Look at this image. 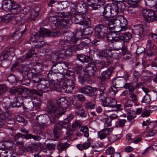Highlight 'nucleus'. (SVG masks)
Returning <instances> with one entry per match:
<instances>
[{"label":"nucleus","instance_id":"9b49d317","mask_svg":"<svg viewBox=\"0 0 157 157\" xmlns=\"http://www.w3.org/2000/svg\"><path fill=\"white\" fill-rule=\"evenodd\" d=\"M75 13L74 16L72 17V20H73L75 23L77 24H80L82 21L83 18L85 17L87 14L86 10L84 12H79L77 10H73L72 13Z\"/></svg>","mask_w":157,"mask_h":157},{"label":"nucleus","instance_id":"6ab92c4d","mask_svg":"<svg viewBox=\"0 0 157 157\" xmlns=\"http://www.w3.org/2000/svg\"><path fill=\"white\" fill-rule=\"evenodd\" d=\"M51 86V83L48 80L42 78L39 84H37V89L40 90H43L49 88Z\"/></svg>","mask_w":157,"mask_h":157},{"label":"nucleus","instance_id":"1a4fd4ad","mask_svg":"<svg viewBox=\"0 0 157 157\" xmlns=\"http://www.w3.org/2000/svg\"><path fill=\"white\" fill-rule=\"evenodd\" d=\"M47 110L49 116L52 119V123H55L58 117V110L56 107L53 104L51 103L48 105Z\"/></svg>","mask_w":157,"mask_h":157},{"label":"nucleus","instance_id":"774afa93","mask_svg":"<svg viewBox=\"0 0 157 157\" xmlns=\"http://www.w3.org/2000/svg\"><path fill=\"white\" fill-rule=\"evenodd\" d=\"M126 122L125 119H119L118 122L116 123V126L120 127H123L124 126Z\"/></svg>","mask_w":157,"mask_h":157},{"label":"nucleus","instance_id":"a18cd8bd","mask_svg":"<svg viewBox=\"0 0 157 157\" xmlns=\"http://www.w3.org/2000/svg\"><path fill=\"white\" fill-rule=\"evenodd\" d=\"M102 25H98L95 27V34L97 37L98 38H101V32Z\"/></svg>","mask_w":157,"mask_h":157},{"label":"nucleus","instance_id":"69168bd1","mask_svg":"<svg viewBox=\"0 0 157 157\" xmlns=\"http://www.w3.org/2000/svg\"><path fill=\"white\" fill-rule=\"evenodd\" d=\"M136 52L137 55L142 53L144 54L145 52V49L142 46H139L137 48Z\"/></svg>","mask_w":157,"mask_h":157},{"label":"nucleus","instance_id":"5fc2aeb1","mask_svg":"<svg viewBox=\"0 0 157 157\" xmlns=\"http://www.w3.org/2000/svg\"><path fill=\"white\" fill-rule=\"evenodd\" d=\"M156 10H142L143 15L156 16Z\"/></svg>","mask_w":157,"mask_h":157},{"label":"nucleus","instance_id":"e433bc0d","mask_svg":"<svg viewBox=\"0 0 157 157\" xmlns=\"http://www.w3.org/2000/svg\"><path fill=\"white\" fill-rule=\"evenodd\" d=\"M22 98L20 97H18V98H14L15 100L12 103V106L13 107H16L19 108L21 107L22 105L23 102H20L19 100Z\"/></svg>","mask_w":157,"mask_h":157},{"label":"nucleus","instance_id":"ea45409f","mask_svg":"<svg viewBox=\"0 0 157 157\" xmlns=\"http://www.w3.org/2000/svg\"><path fill=\"white\" fill-rule=\"evenodd\" d=\"M121 134L112 136L108 138L110 144H112L121 138Z\"/></svg>","mask_w":157,"mask_h":157},{"label":"nucleus","instance_id":"a211bd4d","mask_svg":"<svg viewBox=\"0 0 157 157\" xmlns=\"http://www.w3.org/2000/svg\"><path fill=\"white\" fill-rule=\"evenodd\" d=\"M133 32L141 39L146 35V33L143 30L142 25H137L134 27Z\"/></svg>","mask_w":157,"mask_h":157},{"label":"nucleus","instance_id":"f704fd0d","mask_svg":"<svg viewBox=\"0 0 157 157\" xmlns=\"http://www.w3.org/2000/svg\"><path fill=\"white\" fill-rule=\"evenodd\" d=\"M103 147V144L101 142H98L95 144L91 147L93 148V150L96 152L100 151Z\"/></svg>","mask_w":157,"mask_h":157},{"label":"nucleus","instance_id":"c9c22d12","mask_svg":"<svg viewBox=\"0 0 157 157\" xmlns=\"http://www.w3.org/2000/svg\"><path fill=\"white\" fill-rule=\"evenodd\" d=\"M49 20L52 23V26L54 25L55 27V29L59 26V19H58L56 17H50Z\"/></svg>","mask_w":157,"mask_h":157},{"label":"nucleus","instance_id":"49530a36","mask_svg":"<svg viewBox=\"0 0 157 157\" xmlns=\"http://www.w3.org/2000/svg\"><path fill=\"white\" fill-rule=\"evenodd\" d=\"M156 0H144L146 5L151 8L156 4Z\"/></svg>","mask_w":157,"mask_h":157},{"label":"nucleus","instance_id":"f8f14e48","mask_svg":"<svg viewBox=\"0 0 157 157\" xmlns=\"http://www.w3.org/2000/svg\"><path fill=\"white\" fill-rule=\"evenodd\" d=\"M79 92L89 96H91L94 95L96 91V88L92 87L90 86H86L82 87L78 89Z\"/></svg>","mask_w":157,"mask_h":157},{"label":"nucleus","instance_id":"79ce46f5","mask_svg":"<svg viewBox=\"0 0 157 157\" xmlns=\"http://www.w3.org/2000/svg\"><path fill=\"white\" fill-rule=\"evenodd\" d=\"M44 126L42 125L37 126L36 129L33 130V132L36 134L40 135L44 130Z\"/></svg>","mask_w":157,"mask_h":157},{"label":"nucleus","instance_id":"6e6d98bb","mask_svg":"<svg viewBox=\"0 0 157 157\" xmlns=\"http://www.w3.org/2000/svg\"><path fill=\"white\" fill-rule=\"evenodd\" d=\"M112 82L113 86L117 87H121V81L119 79L118 77L114 78Z\"/></svg>","mask_w":157,"mask_h":157},{"label":"nucleus","instance_id":"7c9ffc66","mask_svg":"<svg viewBox=\"0 0 157 157\" xmlns=\"http://www.w3.org/2000/svg\"><path fill=\"white\" fill-rule=\"evenodd\" d=\"M20 91L22 92V94H26L29 97H32L33 95V89H29L27 88H24V89H20Z\"/></svg>","mask_w":157,"mask_h":157},{"label":"nucleus","instance_id":"4468645a","mask_svg":"<svg viewBox=\"0 0 157 157\" xmlns=\"http://www.w3.org/2000/svg\"><path fill=\"white\" fill-rule=\"evenodd\" d=\"M63 55L61 53L60 49L58 50L54 51L50 54H45L46 58L48 59H52L58 61L60 59H63Z\"/></svg>","mask_w":157,"mask_h":157},{"label":"nucleus","instance_id":"aec40b11","mask_svg":"<svg viewBox=\"0 0 157 157\" xmlns=\"http://www.w3.org/2000/svg\"><path fill=\"white\" fill-rule=\"evenodd\" d=\"M26 135V134L18 133L14 135V140L17 146H23L24 145L23 137L25 139V136Z\"/></svg>","mask_w":157,"mask_h":157},{"label":"nucleus","instance_id":"338daca9","mask_svg":"<svg viewBox=\"0 0 157 157\" xmlns=\"http://www.w3.org/2000/svg\"><path fill=\"white\" fill-rule=\"evenodd\" d=\"M12 9L15 10L21 9V6L17 3L14 2L13 1L12 5Z\"/></svg>","mask_w":157,"mask_h":157},{"label":"nucleus","instance_id":"393cba45","mask_svg":"<svg viewBox=\"0 0 157 157\" xmlns=\"http://www.w3.org/2000/svg\"><path fill=\"white\" fill-rule=\"evenodd\" d=\"M100 21L101 23L106 25H114V26H116V25H115V19H106L105 17H103L101 18Z\"/></svg>","mask_w":157,"mask_h":157},{"label":"nucleus","instance_id":"7ed1b4c3","mask_svg":"<svg viewBox=\"0 0 157 157\" xmlns=\"http://www.w3.org/2000/svg\"><path fill=\"white\" fill-rule=\"evenodd\" d=\"M104 0H87V2L88 5L85 3H83L82 4H78L77 5H75V7L71 5V6L73 8L74 10H79V7H80V9H84L86 10L90 9L88 7H92L94 10L98 9L101 5H103L104 3Z\"/></svg>","mask_w":157,"mask_h":157},{"label":"nucleus","instance_id":"f3484780","mask_svg":"<svg viewBox=\"0 0 157 157\" xmlns=\"http://www.w3.org/2000/svg\"><path fill=\"white\" fill-rule=\"evenodd\" d=\"M124 3L117 5L114 3L108 4L104 7V10H124Z\"/></svg>","mask_w":157,"mask_h":157},{"label":"nucleus","instance_id":"b1692460","mask_svg":"<svg viewBox=\"0 0 157 157\" xmlns=\"http://www.w3.org/2000/svg\"><path fill=\"white\" fill-rule=\"evenodd\" d=\"M78 79L82 84H83L85 82L87 84L92 83L91 78H89V76H87V75L85 74L83 75H79L78 77Z\"/></svg>","mask_w":157,"mask_h":157},{"label":"nucleus","instance_id":"4be33fe9","mask_svg":"<svg viewBox=\"0 0 157 157\" xmlns=\"http://www.w3.org/2000/svg\"><path fill=\"white\" fill-rule=\"evenodd\" d=\"M63 64H60V62L56 63L53 64L51 70L54 73H59L62 71Z\"/></svg>","mask_w":157,"mask_h":157},{"label":"nucleus","instance_id":"58836bf2","mask_svg":"<svg viewBox=\"0 0 157 157\" xmlns=\"http://www.w3.org/2000/svg\"><path fill=\"white\" fill-rule=\"evenodd\" d=\"M57 73H54L52 70H50L47 75V77L49 80L54 81L57 80L56 78V74Z\"/></svg>","mask_w":157,"mask_h":157},{"label":"nucleus","instance_id":"c03bdc74","mask_svg":"<svg viewBox=\"0 0 157 157\" xmlns=\"http://www.w3.org/2000/svg\"><path fill=\"white\" fill-rule=\"evenodd\" d=\"M75 83L74 81L71 79H67L63 82V87H66V86H71L74 87Z\"/></svg>","mask_w":157,"mask_h":157},{"label":"nucleus","instance_id":"f03ea898","mask_svg":"<svg viewBox=\"0 0 157 157\" xmlns=\"http://www.w3.org/2000/svg\"><path fill=\"white\" fill-rule=\"evenodd\" d=\"M78 41V38L75 36L65 37L64 38L60 40L59 44L61 45L60 50L61 53L63 55V58L65 56L68 57L71 55L74 49L73 46Z\"/></svg>","mask_w":157,"mask_h":157},{"label":"nucleus","instance_id":"c756f323","mask_svg":"<svg viewBox=\"0 0 157 157\" xmlns=\"http://www.w3.org/2000/svg\"><path fill=\"white\" fill-rule=\"evenodd\" d=\"M41 75L40 74L32 75V78L33 83L39 84L42 79L41 78Z\"/></svg>","mask_w":157,"mask_h":157},{"label":"nucleus","instance_id":"864d4df0","mask_svg":"<svg viewBox=\"0 0 157 157\" xmlns=\"http://www.w3.org/2000/svg\"><path fill=\"white\" fill-rule=\"evenodd\" d=\"M144 20L147 22H153L156 20V16L143 15Z\"/></svg>","mask_w":157,"mask_h":157},{"label":"nucleus","instance_id":"bb28decb","mask_svg":"<svg viewBox=\"0 0 157 157\" xmlns=\"http://www.w3.org/2000/svg\"><path fill=\"white\" fill-rule=\"evenodd\" d=\"M4 115L6 117L5 121L7 124L13 125L14 123L15 122V120L11 116L9 112H5Z\"/></svg>","mask_w":157,"mask_h":157},{"label":"nucleus","instance_id":"e2e57ef3","mask_svg":"<svg viewBox=\"0 0 157 157\" xmlns=\"http://www.w3.org/2000/svg\"><path fill=\"white\" fill-rule=\"evenodd\" d=\"M19 81L22 85L26 86L30 84L31 82V79L28 78H24L22 80H19Z\"/></svg>","mask_w":157,"mask_h":157},{"label":"nucleus","instance_id":"09e8293b","mask_svg":"<svg viewBox=\"0 0 157 157\" xmlns=\"http://www.w3.org/2000/svg\"><path fill=\"white\" fill-rule=\"evenodd\" d=\"M122 88L121 87H117L114 86H113L109 89V92L112 95H115L117 93V88Z\"/></svg>","mask_w":157,"mask_h":157},{"label":"nucleus","instance_id":"4d7b16f0","mask_svg":"<svg viewBox=\"0 0 157 157\" xmlns=\"http://www.w3.org/2000/svg\"><path fill=\"white\" fill-rule=\"evenodd\" d=\"M132 111V110H130V112H128V115L127 116V117L128 120L129 121H131L132 120L135 118L136 117V115H135V111L132 110V111L133 112V113L132 114L131 113Z\"/></svg>","mask_w":157,"mask_h":157},{"label":"nucleus","instance_id":"5701e85b","mask_svg":"<svg viewBox=\"0 0 157 157\" xmlns=\"http://www.w3.org/2000/svg\"><path fill=\"white\" fill-rule=\"evenodd\" d=\"M57 149L59 151L62 152L63 151H66L67 149L70 146V144L67 142L63 143L60 142H58L57 145Z\"/></svg>","mask_w":157,"mask_h":157},{"label":"nucleus","instance_id":"0eeeda50","mask_svg":"<svg viewBox=\"0 0 157 157\" xmlns=\"http://www.w3.org/2000/svg\"><path fill=\"white\" fill-rule=\"evenodd\" d=\"M37 123L41 124L43 126H48L50 123H52V119L50 116L47 114H41L37 116L36 118Z\"/></svg>","mask_w":157,"mask_h":157},{"label":"nucleus","instance_id":"c85d7f7f","mask_svg":"<svg viewBox=\"0 0 157 157\" xmlns=\"http://www.w3.org/2000/svg\"><path fill=\"white\" fill-rule=\"evenodd\" d=\"M56 124L61 128H67L70 126V120L68 118H66L63 121H59Z\"/></svg>","mask_w":157,"mask_h":157},{"label":"nucleus","instance_id":"6e6552de","mask_svg":"<svg viewBox=\"0 0 157 157\" xmlns=\"http://www.w3.org/2000/svg\"><path fill=\"white\" fill-rule=\"evenodd\" d=\"M115 25L117 27H119L122 31H125L127 29L126 26L128 22L126 19L122 16H118L115 18Z\"/></svg>","mask_w":157,"mask_h":157},{"label":"nucleus","instance_id":"bf43d9fd","mask_svg":"<svg viewBox=\"0 0 157 157\" xmlns=\"http://www.w3.org/2000/svg\"><path fill=\"white\" fill-rule=\"evenodd\" d=\"M85 17H86L83 18L82 19L83 20L82 21H81L80 24L84 25V26L88 27H89L90 25V19L88 17L87 18L88 19V21H86Z\"/></svg>","mask_w":157,"mask_h":157},{"label":"nucleus","instance_id":"f257e3e1","mask_svg":"<svg viewBox=\"0 0 157 157\" xmlns=\"http://www.w3.org/2000/svg\"><path fill=\"white\" fill-rule=\"evenodd\" d=\"M121 30H116L115 32L109 34L108 36V40L111 43L116 44L118 49L121 48L124 45V43L128 41L132 37L129 33H120Z\"/></svg>","mask_w":157,"mask_h":157},{"label":"nucleus","instance_id":"dca6fc26","mask_svg":"<svg viewBox=\"0 0 157 157\" xmlns=\"http://www.w3.org/2000/svg\"><path fill=\"white\" fill-rule=\"evenodd\" d=\"M97 70V68L95 65L92 63L88 65L85 70V73L90 78L91 76L95 75Z\"/></svg>","mask_w":157,"mask_h":157},{"label":"nucleus","instance_id":"4c0bfd02","mask_svg":"<svg viewBox=\"0 0 157 157\" xmlns=\"http://www.w3.org/2000/svg\"><path fill=\"white\" fill-rule=\"evenodd\" d=\"M25 139L29 140L33 139L34 140L36 141H39L41 139V136L38 135H34L31 134H26L25 136Z\"/></svg>","mask_w":157,"mask_h":157},{"label":"nucleus","instance_id":"423d86ee","mask_svg":"<svg viewBox=\"0 0 157 157\" xmlns=\"http://www.w3.org/2000/svg\"><path fill=\"white\" fill-rule=\"evenodd\" d=\"M61 34L60 31L51 32L46 29L41 28L39 32V35L40 39L42 40L44 37H58L61 36Z\"/></svg>","mask_w":157,"mask_h":157},{"label":"nucleus","instance_id":"20e7f679","mask_svg":"<svg viewBox=\"0 0 157 157\" xmlns=\"http://www.w3.org/2000/svg\"><path fill=\"white\" fill-rule=\"evenodd\" d=\"M113 51L112 49H104L99 52L98 55L99 56L105 57L107 60L106 63H104V64L103 66L101 67L100 69H102L108 66L112 63V57L113 56V55L115 54L114 52H111Z\"/></svg>","mask_w":157,"mask_h":157},{"label":"nucleus","instance_id":"603ef678","mask_svg":"<svg viewBox=\"0 0 157 157\" xmlns=\"http://www.w3.org/2000/svg\"><path fill=\"white\" fill-rule=\"evenodd\" d=\"M130 98L131 99V101L134 103L135 105H139L138 101L137 96L135 94H130Z\"/></svg>","mask_w":157,"mask_h":157},{"label":"nucleus","instance_id":"9d476101","mask_svg":"<svg viewBox=\"0 0 157 157\" xmlns=\"http://www.w3.org/2000/svg\"><path fill=\"white\" fill-rule=\"evenodd\" d=\"M102 104L104 106L116 108L117 109H119L121 106L120 105H117L116 100L111 97H108Z\"/></svg>","mask_w":157,"mask_h":157},{"label":"nucleus","instance_id":"cd10ccee","mask_svg":"<svg viewBox=\"0 0 157 157\" xmlns=\"http://www.w3.org/2000/svg\"><path fill=\"white\" fill-rule=\"evenodd\" d=\"M108 28L105 26H104L103 25H102L101 27V38H103L105 36H107V38L108 39V35L113 32H115V31L114 32H111L109 33H108Z\"/></svg>","mask_w":157,"mask_h":157},{"label":"nucleus","instance_id":"ddd939ff","mask_svg":"<svg viewBox=\"0 0 157 157\" xmlns=\"http://www.w3.org/2000/svg\"><path fill=\"white\" fill-rule=\"evenodd\" d=\"M72 104L75 106V113L77 115L79 116L82 117H86V114L84 110L81 106L80 104L77 103L76 101L74 100Z\"/></svg>","mask_w":157,"mask_h":157},{"label":"nucleus","instance_id":"13d9d810","mask_svg":"<svg viewBox=\"0 0 157 157\" xmlns=\"http://www.w3.org/2000/svg\"><path fill=\"white\" fill-rule=\"evenodd\" d=\"M40 39L39 34L35 33V34H31L30 36V40L33 42L37 41Z\"/></svg>","mask_w":157,"mask_h":157},{"label":"nucleus","instance_id":"2f4dec72","mask_svg":"<svg viewBox=\"0 0 157 157\" xmlns=\"http://www.w3.org/2000/svg\"><path fill=\"white\" fill-rule=\"evenodd\" d=\"M54 127V128L53 130L54 136L55 138H57L59 136L61 128L57 124H56Z\"/></svg>","mask_w":157,"mask_h":157},{"label":"nucleus","instance_id":"2eb2a0df","mask_svg":"<svg viewBox=\"0 0 157 157\" xmlns=\"http://www.w3.org/2000/svg\"><path fill=\"white\" fill-rule=\"evenodd\" d=\"M107 87V84H104V85H100L99 88L98 89V90L99 91V98L101 100L102 103L108 97L106 90Z\"/></svg>","mask_w":157,"mask_h":157},{"label":"nucleus","instance_id":"37998d69","mask_svg":"<svg viewBox=\"0 0 157 157\" xmlns=\"http://www.w3.org/2000/svg\"><path fill=\"white\" fill-rule=\"evenodd\" d=\"M66 101L63 98H61L57 101V104L59 108L63 107L66 106Z\"/></svg>","mask_w":157,"mask_h":157},{"label":"nucleus","instance_id":"72a5a7b5","mask_svg":"<svg viewBox=\"0 0 157 157\" xmlns=\"http://www.w3.org/2000/svg\"><path fill=\"white\" fill-rule=\"evenodd\" d=\"M69 21L68 19V16H66L63 17V18L59 19V26H65L67 25V24Z\"/></svg>","mask_w":157,"mask_h":157},{"label":"nucleus","instance_id":"680f3d73","mask_svg":"<svg viewBox=\"0 0 157 157\" xmlns=\"http://www.w3.org/2000/svg\"><path fill=\"white\" fill-rule=\"evenodd\" d=\"M39 13L38 11L31 10L30 12V19L31 20H33L38 16Z\"/></svg>","mask_w":157,"mask_h":157},{"label":"nucleus","instance_id":"412c9836","mask_svg":"<svg viewBox=\"0 0 157 157\" xmlns=\"http://www.w3.org/2000/svg\"><path fill=\"white\" fill-rule=\"evenodd\" d=\"M14 50L15 49L13 48H12L7 51H3L2 56L3 57V60H7L9 56L12 57L13 56L15 55Z\"/></svg>","mask_w":157,"mask_h":157},{"label":"nucleus","instance_id":"052dcab7","mask_svg":"<svg viewBox=\"0 0 157 157\" xmlns=\"http://www.w3.org/2000/svg\"><path fill=\"white\" fill-rule=\"evenodd\" d=\"M23 34L22 33L19 32V31L17 30L15 33H13L11 36L12 39L14 37L16 38V39L21 38Z\"/></svg>","mask_w":157,"mask_h":157},{"label":"nucleus","instance_id":"de8ad7c7","mask_svg":"<svg viewBox=\"0 0 157 157\" xmlns=\"http://www.w3.org/2000/svg\"><path fill=\"white\" fill-rule=\"evenodd\" d=\"M80 128V131L84 133V136L85 137L88 138L89 136V129L88 127L86 126H81Z\"/></svg>","mask_w":157,"mask_h":157},{"label":"nucleus","instance_id":"a878e982","mask_svg":"<svg viewBox=\"0 0 157 157\" xmlns=\"http://www.w3.org/2000/svg\"><path fill=\"white\" fill-rule=\"evenodd\" d=\"M13 1L11 0H5L2 2V9L4 10H11L12 9L11 5Z\"/></svg>","mask_w":157,"mask_h":157},{"label":"nucleus","instance_id":"473e14b6","mask_svg":"<svg viewBox=\"0 0 157 157\" xmlns=\"http://www.w3.org/2000/svg\"><path fill=\"white\" fill-rule=\"evenodd\" d=\"M77 57L79 61L83 63L88 62L89 59H90V57L86 56L82 54H78L77 55Z\"/></svg>","mask_w":157,"mask_h":157},{"label":"nucleus","instance_id":"8fccbe9b","mask_svg":"<svg viewBox=\"0 0 157 157\" xmlns=\"http://www.w3.org/2000/svg\"><path fill=\"white\" fill-rule=\"evenodd\" d=\"M7 80L12 83H16L17 82L16 76L13 74H11L8 76Z\"/></svg>","mask_w":157,"mask_h":157},{"label":"nucleus","instance_id":"39448f33","mask_svg":"<svg viewBox=\"0 0 157 157\" xmlns=\"http://www.w3.org/2000/svg\"><path fill=\"white\" fill-rule=\"evenodd\" d=\"M114 69L113 67H110L108 69L102 72L100 76L98 77L100 85H104L106 84L109 79Z\"/></svg>","mask_w":157,"mask_h":157},{"label":"nucleus","instance_id":"a19ab883","mask_svg":"<svg viewBox=\"0 0 157 157\" xmlns=\"http://www.w3.org/2000/svg\"><path fill=\"white\" fill-rule=\"evenodd\" d=\"M82 126V124L79 121L76 120L72 124V127L73 130H76Z\"/></svg>","mask_w":157,"mask_h":157},{"label":"nucleus","instance_id":"0e129e2a","mask_svg":"<svg viewBox=\"0 0 157 157\" xmlns=\"http://www.w3.org/2000/svg\"><path fill=\"white\" fill-rule=\"evenodd\" d=\"M3 17L2 21L5 23H7L10 21L12 18V17L9 14H7Z\"/></svg>","mask_w":157,"mask_h":157},{"label":"nucleus","instance_id":"3c124183","mask_svg":"<svg viewBox=\"0 0 157 157\" xmlns=\"http://www.w3.org/2000/svg\"><path fill=\"white\" fill-rule=\"evenodd\" d=\"M27 151L26 147L23 146L19 147L17 152V153L19 155H24Z\"/></svg>","mask_w":157,"mask_h":157}]
</instances>
